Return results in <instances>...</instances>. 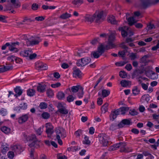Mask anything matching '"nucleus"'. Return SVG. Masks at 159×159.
<instances>
[{"mask_svg": "<svg viewBox=\"0 0 159 159\" xmlns=\"http://www.w3.org/2000/svg\"><path fill=\"white\" fill-rule=\"evenodd\" d=\"M23 135L24 139L27 141H33L28 145L30 147L38 148L40 147L41 141L37 139L35 134H32L28 135L26 133H23Z\"/></svg>", "mask_w": 159, "mask_h": 159, "instance_id": "obj_1", "label": "nucleus"}, {"mask_svg": "<svg viewBox=\"0 0 159 159\" xmlns=\"http://www.w3.org/2000/svg\"><path fill=\"white\" fill-rule=\"evenodd\" d=\"M23 37L24 39L26 40V44L28 46L38 44L41 41L39 37L37 38V39H34V37H32L29 39L25 34L23 35Z\"/></svg>", "mask_w": 159, "mask_h": 159, "instance_id": "obj_2", "label": "nucleus"}, {"mask_svg": "<svg viewBox=\"0 0 159 159\" xmlns=\"http://www.w3.org/2000/svg\"><path fill=\"white\" fill-rule=\"evenodd\" d=\"M115 40V36L113 33H111L108 37L107 44L105 46L106 49H112L116 46L114 42Z\"/></svg>", "mask_w": 159, "mask_h": 159, "instance_id": "obj_3", "label": "nucleus"}, {"mask_svg": "<svg viewBox=\"0 0 159 159\" xmlns=\"http://www.w3.org/2000/svg\"><path fill=\"white\" fill-rule=\"evenodd\" d=\"M99 140L103 146H106L108 144L109 137L107 134L102 133L99 134Z\"/></svg>", "mask_w": 159, "mask_h": 159, "instance_id": "obj_4", "label": "nucleus"}, {"mask_svg": "<svg viewBox=\"0 0 159 159\" xmlns=\"http://www.w3.org/2000/svg\"><path fill=\"white\" fill-rule=\"evenodd\" d=\"M91 59L90 58H83L77 60L76 65L79 67H83L88 64L90 62Z\"/></svg>", "mask_w": 159, "mask_h": 159, "instance_id": "obj_5", "label": "nucleus"}, {"mask_svg": "<svg viewBox=\"0 0 159 159\" xmlns=\"http://www.w3.org/2000/svg\"><path fill=\"white\" fill-rule=\"evenodd\" d=\"M56 134V138H64L66 137V134L65 130L62 127H58L55 129Z\"/></svg>", "mask_w": 159, "mask_h": 159, "instance_id": "obj_6", "label": "nucleus"}, {"mask_svg": "<svg viewBox=\"0 0 159 159\" xmlns=\"http://www.w3.org/2000/svg\"><path fill=\"white\" fill-rule=\"evenodd\" d=\"M57 107L58 108L57 112H59L61 114L64 115H66L68 113V111L61 103H59Z\"/></svg>", "mask_w": 159, "mask_h": 159, "instance_id": "obj_7", "label": "nucleus"}, {"mask_svg": "<svg viewBox=\"0 0 159 159\" xmlns=\"http://www.w3.org/2000/svg\"><path fill=\"white\" fill-rule=\"evenodd\" d=\"M142 6L144 8L148 7L150 5L152 4H156L159 2V0H155L152 2L151 0H140Z\"/></svg>", "mask_w": 159, "mask_h": 159, "instance_id": "obj_8", "label": "nucleus"}, {"mask_svg": "<svg viewBox=\"0 0 159 159\" xmlns=\"http://www.w3.org/2000/svg\"><path fill=\"white\" fill-rule=\"evenodd\" d=\"M29 117V116L28 114H23L17 120L19 124H22L27 121Z\"/></svg>", "mask_w": 159, "mask_h": 159, "instance_id": "obj_9", "label": "nucleus"}, {"mask_svg": "<svg viewBox=\"0 0 159 159\" xmlns=\"http://www.w3.org/2000/svg\"><path fill=\"white\" fill-rule=\"evenodd\" d=\"M46 132L48 135H51L53 133V127L50 123L46 124Z\"/></svg>", "mask_w": 159, "mask_h": 159, "instance_id": "obj_10", "label": "nucleus"}, {"mask_svg": "<svg viewBox=\"0 0 159 159\" xmlns=\"http://www.w3.org/2000/svg\"><path fill=\"white\" fill-rule=\"evenodd\" d=\"M93 14L95 15V16L94 17V19H95V22L96 23H98L99 22L101 19L104 17L103 16V11H96Z\"/></svg>", "mask_w": 159, "mask_h": 159, "instance_id": "obj_11", "label": "nucleus"}, {"mask_svg": "<svg viewBox=\"0 0 159 159\" xmlns=\"http://www.w3.org/2000/svg\"><path fill=\"white\" fill-rule=\"evenodd\" d=\"M131 120L130 119H124L118 124V128H122L125 125H129L130 124Z\"/></svg>", "mask_w": 159, "mask_h": 159, "instance_id": "obj_12", "label": "nucleus"}, {"mask_svg": "<svg viewBox=\"0 0 159 159\" xmlns=\"http://www.w3.org/2000/svg\"><path fill=\"white\" fill-rule=\"evenodd\" d=\"M118 30L121 31V34L123 37H125L128 35L129 27L127 26L120 27Z\"/></svg>", "mask_w": 159, "mask_h": 159, "instance_id": "obj_13", "label": "nucleus"}, {"mask_svg": "<svg viewBox=\"0 0 159 159\" xmlns=\"http://www.w3.org/2000/svg\"><path fill=\"white\" fill-rule=\"evenodd\" d=\"M19 42H16L12 43L11 45L10 44V46L9 47V49L11 51H13L15 52H17L18 51L17 48L16 47V45H19Z\"/></svg>", "mask_w": 159, "mask_h": 159, "instance_id": "obj_14", "label": "nucleus"}, {"mask_svg": "<svg viewBox=\"0 0 159 159\" xmlns=\"http://www.w3.org/2000/svg\"><path fill=\"white\" fill-rule=\"evenodd\" d=\"M81 71L76 67L74 68V71L73 72V76L75 78L78 77L80 78L81 77Z\"/></svg>", "mask_w": 159, "mask_h": 159, "instance_id": "obj_15", "label": "nucleus"}, {"mask_svg": "<svg viewBox=\"0 0 159 159\" xmlns=\"http://www.w3.org/2000/svg\"><path fill=\"white\" fill-rule=\"evenodd\" d=\"M95 16V14H93V15H87L84 17L85 21L91 23L94 20Z\"/></svg>", "mask_w": 159, "mask_h": 159, "instance_id": "obj_16", "label": "nucleus"}, {"mask_svg": "<svg viewBox=\"0 0 159 159\" xmlns=\"http://www.w3.org/2000/svg\"><path fill=\"white\" fill-rule=\"evenodd\" d=\"M14 91L16 93V94L14 95V96L16 97H17L18 96H20L22 93V90L20 89V87L17 86L14 89Z\"/></svg>", "mask_w": 159, "mask_h": 159, "instance_id": "obj_17", "label": "nucleus"}, {"mask_svg": "<svg viewBox=\"0 0 159 159\" xmlns=\"http://www.w3.org/2000/svg\"><path fill=\"white\" fill-rule=\"evenodd\" d=\"M32 52L31 50H28L21 52L20 54L24 57H28Z\"/></svg>", "mask_w": 159, "mask_h": 159, "instance_id": "obj_18", "label": "nucleus"}, {"mask_svg": "<svg viewBox=\"0 0 159 159\" xmlns=\"http://www.w3.org/2000/svg\"><path fill=\"white\" fill-rule=\"evenodd\" d=\"M119 114L120 111L119 110L117 109L113 111H112L110 115V117H112L113 119L112 120H113L116 118L117 116L119 115Z\"/></svg>", "mask_w": 159, "mask_h": 159, "instance_id": "obj_19", "label": "nucleus"}, {"mask_svg": "<svg viewBox=\"0 0 159 159\" xmlns=\"http://www.w3.org/2000/svg\"><path fill=\"white\" fill-rule=\"evenodd\" d=\"M145 71V74L147 76L149 74H152V75H154L155 73L153 72L152 71V68L149 66H147L144 68Z\"/></svg>", "mask_w": 159, "mask_h": 159, "instance_id": "obj_20", "label": "nucleus"}, {"mask_svg": "<svg viewBox=\"0 0 159 159\" xmlns=\"http://www.w3.org/2000/svg\"><path fill=\"white\" fill-rule=\"evenodd\" d=\"M132 92L133 95L136 96L140 93V89L137 86H135L133 88Z\"/></svg>", "mask_w": 159, "mask_h": 159, "instance_id": "obj_21", "label": "nucleus"}, {"mask_svg": "<svg viewBox=\"0 0 159 159\" xmlns=\"http://www.w3.org/2000/svg\"><path fill=\"white\" fill-rule=\"evenodd\" d=\"M108 21L111 24H115L117 23V21L115 20V17L114 16H110L107 18Z\"/></svg>", "mask_w": 159, "mask_h": 159, "instance_id": "obj_22", "label": "nucleus"}, {"mask_svg": "<svg viewBox=\"0 0 159 159\" xmlns=\"http://www.w3.org/2000/svg\"><path fill=\"white\" fill-rule=\"evenodd\" d=\"M38 67V70H45L47 69L48 66L46 64H44L43 63H41L39 64Z\"/></svg>", "mask_w": 159, "mask_h": 159, "instance_id": "obj_23", "label": "nucleus"}, {"mask_svg": "<svg viewBox=\"0 0 159 159\" xmlns=\"http://www.w3.org/2000/svg\"><path fill=\"white\" fill-rule=\"evenodd\" d=\"M1 130L6 134L10 133L11 129L10 128L6 126H3L1 128Z\"/></svg>", "mask_w": 159, "mask_h": 159, "instance_id": "obj_24", "label": "nucleus"}, {"mask_svg": "<svg viewBox=\"0 0 159 159\" xmlns=\"http://www.w3.org/2000/svg\"><path fill=\"white\" fill-rule=\"evenodd\" d=\"M46 89V85L39 84L37 87V90L41 93H43L44 92Z\"/></svg>", "mask_w": 159, "mask_h": 159, "instance_id": "obj_25", "label": "nucleus"}, {"mask_svg": "<svg viewBox=\"0 0 159 159\" xmlns=\"http://www.w3.org/2000/svg\"><path fill=\"white\" fill-rule=\"evenodd\" d=\"M127 21L130 26L132 25L136 22L133 17H131L128 18L127 19Z\"/></svg>", "mask_w": 159, "mask_h": 159, "instance_id": "obj_26", "label": "nucleus"}, {"mask_svg": "<svg viewBox=\"0 0 159 159\" xmlns=\"http://www.w3.org/2000/svg\"><path fill=\"white\" fill-rule=\"evenodd\" d=\"M132 151V149L129 147H125V145L122 147L121 149H120L121 152H129Z\"/></svg>", "mask_w": 159, "mask_h": 159, "instance_id": "obj_27", "label": "nucleus"}, {"mask_svg": "<svg viewBox=\"0 0 159 159\" xmlns=\"http://www.w3.org/2000/svg\"><path fill=\"white\" fill-rule=\"evenodd\" d=\"M12 148V150L16 153H20L21 152L20 151V146L19 145H15Z\"/></svg>", "mask_w": 159, "mask_h": 159, "instance_id": "obj_28", "label": "nucleus"}, {"mask_svg": "<svg viewBox=\"0 0 159 159\" xmlns=\"http://www.w3.org/2000/svg\"><path fill=\"white\" fill-rule=\"evenodd\" d=\"M8 145L7 144H3L2 146V152L3 154H5L8 149Z\"/></svg>", "mask_w": 159, "mask_h": 159, "instance_id": "obj_29", "label": "nucleus"}, {"mask_svg": "<svg viewBox=\"0 0 159 159\" xmlns=\"http://www.w3.org/2000/svg\"><path fill=\"white\" fill-rule=\"evenodd\" d=\"M119 110L120 112L121 111V114L124 115L126 111H127L129 109V107H121L119 109H118Z\"/></svg>", "mask_w": 159, "mask_h": 159, "instance_id": "obj_30", "label": "nucleus"}, {"mask_svg": "<svg viewBox=\"0 0 159 159\" xmlns=\"http://www.w3.org/2000/svg\"><path fill=\"white\" fill-rule=\"evenodd\" d=\"M106 49L105 47H104L103 45L101 44L98 48L97 52L100 53V55H102L104 52V49Z\"/></svg>", "mask_w": 159, "mask_h": 159, "instance_id": "obj_31", "label": "nucleus"}, {"mask_svg": "<svg viewBox=\"0 0 159 159\" xmlns=\"http://www.w3.org/2000/svg\"><path fill=\"white\" fill-rule=\"evenodd\" d=\"M108 104L107 103H105L102 107L101 110L102 112L104 113L107 111L108 109Z\"/></svg>", "mask_w": 159, "mask_h": 159, "instance_id": "obj_32", "label": "nucleus"}, {"mask_svg": "<svg viewBox=\"0 0 159 159\" xmlns=\"http://www.w3.org/2000/svg\"><path fill=\"white\" fill-rule=\"evenodd\" d=\"M44 127V126L43 125L37 129H35V132L37 135H41L43 130V129Z\"/></svg>", "mask_w": 159, "mask_h": 159, "instance_id": "obj_33", "label": "nucleus"}, {"mask_svg": "<svg viewBox=\"0 0 159 159\" xmlns=\"http://www.w3.org/2000/svg\"><path fill=\"white\" fill-rule=\"evenodd\" d=\"M71 16V15L70 14L66 12L60 16V18L62 19H66L70 17Z\"/></svg>", "mask_w": 159, "mask_h": 159, "instance_id": "obj_34", "label": "nucleus"}, {"mask_svg": "<svg viewBox=\"0 0 159 159\" xmlns=\"http://www.w3.org/2000/svg\"><path fill=\"white\" fill-rule=\"evenodd\" d=\"M35 90L33 89H28L27 91V95L29 96H33L35 94Z\"/></svg>", "mask_w": 159, "mask_h": 159, "instance_id": "obj_35", "label": "nucleus"}, {"mask_svg": "<svg viewBox=\"0 0 159 159\" xmlns=\"http://www.w3.org/2000/svg\"><path fill=\"white\" fill-rule=\"evenodd\" d=\"M110 94V91L109 90L103 89L102 91V94L103 98L108 96Z\"/></svg>", "mask_w": 159, "mask_h": 159, "instance_id": "obj_36", "label": "nucleus"}, {"mask_svg": "<svg viewBox=\"0 0 159 159\" xmlns=\"http://www.w3.org/2000/svg\"><path fill=\"white\" fill-rule=\"evenodd\" d=\"M83 3V1L81 0H75L72 2V3L76 7H78Z\"/></svg>", "mask_w": 159, "mask_h": 159, "instance_id": "obj_37", "label": "nucleus"}, {"mask_svg": "<svg viewBox=\"0 0 159 159\" xmlns=\"http://www.w3.org/2000/svg\"><path fill=\"white\" fill-rule=\"evenodd\" d=\"M130 84V81L126 80H122L120 82L121 85L123 87H126L128 86Z\"/></svg>", "mask_w": 159, "mask_h": 159, "instance_id": "obj_38", "label": "nucleus"}, {"mask_svg": "<svg viewBox=\"0 0 159 159\" xmlns=\"http://www.w3.org/2000/svg\"><path fill=\"white\" fill-rule=\"evenodd\" d=\"M48 104L45 102H41L39 105V107L41 109H45L48 107Z\"/></svg>", "mask_w": 159, "mask_h": 159, "instance_id": "obj_39", "label": "nucleus"}, {"mask_svg": "<svg viewBox=\"0 0 159 159\" xmlns=\"http://www.w3.org/2000/svg\"><path fill=\"white\" fill-rule=\"evenodd\" d=\"M65 96V94L62 92H59L57 94V97L59 99L61 100L64 98Z\"/></svg>", "mask_w": 159, "mask_h": 159, "instance_id": "obj_40", "label": "nucleus"}, {"mask_svg": "<svg viewBox=\"0 0 159 159\" xmlns=\"http://www.w3.org/2000/svg\"><path fill=\"white\" fill-rule=\"evenodd\" d=\"M118 127V125L116 124H111L109 128V130H114L116 129Z\"/></svg>", "mask_w": 159, "mask_h": 159, "instance_id": "obj_41", "label": "nucleus"}, {"mask_svg": "<svg viewBox=\"0 0 159 159\" xmlns=\"http://www.w3.org/2000/svg\"><path fill=\"white\" fill-rule=\"evenodd\" d=\"M84 140L83 141V143L84 144L90 145L91 143L89 139V138L85 136L84 138Z\"/></svg>", "mask_w": 159, "mask_h": 159, "instance_id": "obj_42", "label": "nucleus"}, {"mask_svg": "<svg viewBox=\"0 0 159 159\" xmlns=\"http://www.w3.org/2000/svg\"><path fill=\"white\" fill-rule=\"evenodd\" d=\"M125 145V143H119L116 144L114 145L115 147L116 148H120V149L122 148V147Z\"/></svg>", "mask_w": 159, "mask_h": 159, "instance_id": "obj_43", "label": "nucleus"}, {"mask_svg": "<svg viewBox=\"0 0 159 159\" xmlns=\"http://www.w3.org/2000/svg\"><path fill=\"white\" fill-rule=\"evenodd\" d=\"M84 93L83 92V89L81 88L78 91V96L79 98H82L84 95Z\"/></svg>", "mask_w": 159, "mask_h": 159, "instance_id": "obj_44", "label": "nucleus"}, {"mask_svg": "<svg viewBox=\"0 0 159 159\" xmlns=\"http://www.w3.org/2000/svg\"><path fill=\"white\" fill-rule=\"evenodd\" d=\"M91 54L93 55V57L94 58H99L100 56L101 55H100V53L97 51V52H92L91 53Z\"/></svg>", "mask_w": 159, "mask_h": 159, "instance_id": "obj_45", "label": "nucleus"}, {"mask_svg": "<svg viewBox=\"0 0 159 159\" xmlns=\"http://www.w3.org/2000/svg\"><path fill=\"white\" fill-rule=\"evenodd\" d=\"M47 94L48 96L50 97H52L54 95L53 91L50 89L47 90Z\"/></svg>", "mask_w": 159, "mask_h": 159, "instance_id": "obj_46", "label": "nucleus"}, {"mask_svg": "<svg viewBox=\"0 0 159 159\" xmlns=\"http://www.w3.org/2000/svg\"><path fill=\"white\" fill-rule=\"evenodd\" d=\"M74 99L75 98L72 95H69L66 98L67 101L69 102L73 101Z\"/></svg>", "mask_w": 159, "mask_h": 159, "instance_id": "obj_47", "label": "nucleus"}, {"mask_svg": "<svg viewBox=\"0 0 159 159\" xmlns=\"http://www.w3.org/2000/svg\"><path fill=\"white\" fill-rule=\"evenodd\" d=\"M119 75L122 78H125L127 76L126 73L124 71H120L119 73Z\"/></svg>", "mask_w": 159, "mask_h": 159, "instance_id": "obj_48", "label": "nucleus"}, {"mask_svg": "<svg viewBox=\"0 0 159 159\" xmlns=\"http://www.w3.org/2000/svg\"><path fill=\"white\" fill-rule=\"evenodd\" d=\"M7 113V110L4 108H2L0 111V113L2 116H5Z\"/></svg>", "mask_w": 159, "mask_h": 159, "instance_id": "obj_49", "label": "nucleus"}, {"mask_svg": "<svg viewBox=\"0 0 159 159\" xmlns=\"http://www.w3.org/2000/svg\"><path fill=\"white\" fill-rule=\"evenodd\" d=\"M42 116L43 118L44 119H47L50 117L49 114L46 112H43L42 114Z\"/></svg>", "mask_w": 159, "mask_h": 159, "instance_id": "obj_50", "label": "nucleus"}, {"mask_svg": "<svg viewBox=\"0 0 159 159\" xmlns=\"http://www.w3.org/2000/svg\"><path fill=\"white\" fill-rule=\"evenodd\" d=\"M39 8V5L35 3L33 4L31 6V9L34 11H36Z\"/></svg>", "mask_w": 159, "mask_h": 159, "instance_id": "obj_51", "label": "nucleus"}, {"mask_svg": "<svg viewBox=\"0 0 159 159\" xmlns=\"http://www.w3.org/2000/svg\"><path fill=\"white\" fill-rule=\"evenodd\" d=\"M126 63V62L123 61L116 62L115 63V65L117 66H124Z\"/></svg>", "mask_w": 159, "mask_h": 159, "instance_id": "obj_52", "label": "nucleus"}, {"mask_svg": "<svg viewBox=\"0 0 159 159\" xmlns=\"http://www.w3.org/2000/svg\"><path fill=\"white\" fill-rule=\"evenodd\" d=\"M99 40L100 39L98 38H95L92 40L91 42V43L93 45H95L98 43L99 42Z\"/></svg>", "mask_w": 159, "mask_h": 159, "instance_id": "obj_53", "label": "nucleus"}, {"mask_svg": "<svg viewBox=\"0 0 159 159\" xmlns=\"http://www.w3.org/2000/svg\"><path fill=\"white\" fill-rule=\"evenodd\" d=\"M8 156L9 158L12 159L14 156V154L13 152L9 151L8 153Z\"/></svg>", "mask_w": 159, "mask_h": 159, "instance_id": "obj_54", "label": "nucleus"}, {"mask_svg": "<svg viewBox=\"0 0 159 159\" xmlns=\"http://www.w3.org/2000/svg\"><path fill=\"white\" fill-rule=\"evenodd\" d=\"M78 87L77 86H73L71 88V90L73 93H76L79 90Z\"/></svg>", "mask_w": 159, "mask_h": 159, "instance_id": "obj_55", "label": "nucleus"}, {"mask_svg": "<svg viewBox=\"0 0 159 159\" xmlns=\"http://www.w3.org/2000/svg\"><path fill=\"white\" fill-rule=\"evenodd\" d=\"M6 17L4 16L0 15V21L4 23H7V21L6 20Z\"/></svg>", "mask_w": 159, "mask_h": 159, "instance_id": "obj_56", "label": "nucleus"}, {"mask_svg": "<svg viewBox=\"0 0 159 159\" xmlns=\"http://www.w3.org/2000/svg\"><path fill=\"white\" fill-rule=\"evenodd\" d=\"M61 84L60 82H57L55 84H51V86L53 88H56L60 87Z\"/></svg>", "mask_w": 159, "mask_h": 159, "instance_id": "obj_57", "label": "nucleus"}, {"mask_svg": "<svg viewBox=\"0 0 159 159\" xmlns=\"http://www.w3.org/2000/svg\"><path fill=\"white\" fill-rule=\"evenodd\" d=\"M35 20L38 21H42L44 20L45 18L43 16H39L35 17Z\"/></svg>", "mask_w": 159, "mask_h": 159, "instance_id": "obj_58", "label": "nucleus"}, {"mask_svg": "<svg viewBox=\"0 0 159 159\" xmlns=\"http://www.w3.org/2000/svg\"><path fill=\"white\" fill-rule=\"evenodd\" d=\"M125 51H119L118 53V55L120 57H124L125 56Z\"/></svg>", "mask_w": 159, "mask_h": 159, "instance_id": "obj_59", "label": "nucleus"}, {"mask_svg": "<svg viewBox=\"0 0 159 159\" xmlns=\"http://www.w3.org/2000/svg\"><path fill=\"white\" fill-rule=\"evenodd\" d=\"M129 114L132 116H135L137 115L138 113L134 109H133L130 110Z\"/></svg>", "mask_w": 159, "mask_h": 159, "instance_id": "obj_60", "label": "nucleus"}, {"mask_svg": "<svg viewBox=\"0 0 159 159\" xmlns=\"http://www.w3.org/2000/svg\"><path fill=\"white\" fill-rule=\"evenodd\" d=\"M15 57H16L13 56L11 55L7 57V59L8 60H9L10 61H13L14 60H15Z\"/></svg>", "mask_w": 159, "mask_h": 159, "instance_id": "obj_61", "label": "nucleus"}, {"mask_svg": "<svg viewBox=\"0 0 159 159\" xmlns=\"http://www.w3.org/2000/svg\"><path fill=\"white\" fill-rule=\"evenodd\" d=\"M147 27L149 30H152L155 28L154 25L152 24L151 23H150L148 25Z\"/></svg>", "mask_w": 159, "mask_h": 159, "instance_id": "obj_62", "label": "nucleus"}, {"mask_svg": "<svg viewBox=\"0 0 159 159\" xmlns=\"http://www.w3.org/2000/svg\"><path fill=\"white\" fill-rule=\"evenodd\" d=\"M125 68L128 71H130L132 68L131 65L130 64H127L125 67Z\"/></svg>", "mask_w": 159, "mask_h": 159, "instance_id": "obj_63", "label": "nucleus"}, {"mask_svg": "<svg viewBox=\"0 0 159 159\" xmlns=\"http://www.w3.org/2000/svg\"><path fill=\"white\" fill-rule=\"evenodd\" d=\"M135 27L137 28L140 29L143 27V25L140 23H136L134 24Z\"/></svg>", "mask_w": 159, "mask_h": 159, "instance_id": "obj_64", "label": "nucleus"}]
</instances>
